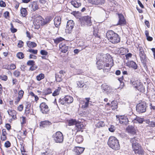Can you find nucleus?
I'll return each instance as SVG.
<instances>
[{
	"mask_svg": "<svg viewBox=\"0 0 155 155\" xmlns=\"http://www.w3.org/2000/svg\"><path fill=\"white\" fill-rule=\"evenodd\" d=\"M11 146V143L8 141H6L5 143V146L7 148Z\"/></svg>",
	"mask_w": 155,
	"mask_h": 155,
	"instance_id": "4d7b16f0",
	"label": "nucleus"
},
{
	"mask_svg": "<svg viewBox=\"0 0 155 155\" xmlns=\"http://www.w3.org/2000/svg\"><path fill=\"white\" fill-rule=\"evenodd\" d=\"M23 42L21 41H19L18 44V46L19 48H21L23 46Z\"/></svg>",
	"mask_w": 155,
	"mask_h": 155,
	"instance_id": "bf43d9fd",
	"label": "nucleus"
},
{
	"mask_svg": "<svg viewBox=\"0 0 155 155\" xmlns=\"http://www.w3.org/2000/svg\"><path fill=\"white\" fill-rule=\"evenodd\" d=\"M41 54L42 55H47L48 54V52L44 50H41L40 51Z\"/></svg>",
	"mask_w": 155,
	"mask_h": 155,
	"instance_id": "052dcab7",
	"label": "nucleus"
},
{
	"mask_svg": "<svg viewBox=\"0 0 155 155\" xmlns=\"http://www.w3.org/2000/svg\"><path fill=\"white\" fill-rule=\"evenodd\" d=\"M59 102L60 104L62 105H63L64 103H66L65 101H64V98L62 99H59Z\"/></svg>",
	"mask_w": 155,
	"mask_h": 155,
	"instance_id": "680f3d73",
	"label": "nucleus"
},
{
	"mask_svg": "<svg viewBox=\"0 0 155 155\" xmlns=\"http://www.w3.org/2000/svg\"><path fill=\"white\" fill-rule=\"evenodd\" d=\"M52 20V17L51 16L47 17L45 19H43L42 20V25L43 26L48 23Z\"/></svg>",
	"mask_w": 155,
	"mask_h": 155,
	"instance_id": "412c9836",
	"label": "nucleus"
},
{
	"mask_svg": "<svg viewBox=\"0 0 155 155\" xmlns=\"http://www.w3.org/2000/svg\"><path fill=\"white\" fill-rule=\"evenodd\" d=\"M13 74L16 77H18L20 75V72L18 70H15Z\"/></svg>",
	"mask_w": 155,
	"mask_h": 155,
	"instance_id": "de8ad7c7",
	"label": "nucleus"
},
{
	"mask_svg": "<svg viewBox=\"0 0 155 155\" xmlns=\"http://www.w3.org/2000/svg\"><path fill=\"white\" fill-rule=\"evenodd\" d=\"M30 106L31 105L29 104H28V105H27L25 110V113L26 114H29L30 113Z\"/></svg>",
	"mask_w": 155,
	"mask_h": 155,
	"instance_id": "c03bdc74",
	"label": "nucleus"
},
{
	"mask_svg": "<svg viewBox=\"0 0 155 155\" xmlns=\"http://www.w3.org/2000/svg\"><path fill=\"white\" fill-rule=\"evenodd\" d=\"M149 126L152 127H154L155 126V121L150 122V124Z\"/></svg>",
	"mask_w": 155,
	"mask_h": 155,
	"instance_id": "774afa93",
	"label": "nucleus"
},
{
	"mask_svg": "<svg viewBox=\"0 0 155 155\" xmlns=\"http://www.w3.org/2000/svg\"><path fill=\"white\" fill-rule=\"evenodd\" d=\"M88 1L91 4L98 6H103L105 2V0H88Z\"/></svg>",
	"mask_w": 155,
	"mask_h": 155,
	"instance_id": "1a4fd4ad",
	"label": "nucleus"
},
{
	"mask_svg": "<svg viewBox=\"0 0 155 155\" xmlns=\"http://www.w3.org/2000/svg\"><path fill=\"white\" fill-rule=\"evenodd\" d=\"M77 84L78 86L80 88L83 87H86V85L84 84V83L82 81L77 82Z\"/></svg>",
	"mask_w": 155,
	"mask_h": 155,
	"instance_id": "ea45409f",
	"label": "nucleus"
},
{
	"mask_svg": "<svg viewBox=\"0 0 155 155\" xmlns=\"http://www.w3.org/2000/svg\"><path fill=\"white\" fill-rule=\"evenodd\" d=\"M85 99L87 101L82 106V107L83 108H86L88 106L90 98V97H87L85 98Z\"/></svg>",
	"mask_w": 155,
	"mask_h": 155,
	"instance_id": "79ce46f5",
	"label": "nucleus"
},
{
	"mask_svg": "<svg viewBox=\"0 0 155 155\" xmlns=\"http://www.w3.org/2000/svg\"><path fill=\"white\" fill-rule=\"evenodd\" d=\"M31 5V8L33 11H35L38 9V6L36 2H34Z\"/></svg>",
	"mask_w": 155,
	"mask_h": 155,
	"instance_id": "72a5a7b5",
	"label": "nucleus"
},
{
	"mask_svg": "<svg viewBox=\"0 0 155 155\" xmlns=\"http://www.w3.org/2000/svg\"><path fill=\"white\" fill-rule=\"evenodd\" d=\"M50 123L48 121H41L40 123V126L45 127L50 124Z\"/></svg>",
	"mask_w": 155,
	"mask_h": 155,
	"instance_id": "2f4dec72",
	"label": "nucleus"
},
{
	"mask_svg": "<svg viewBox=\"0 0 155 155\" xmlns=\"http://www.w3.org/2000/svg\"><path fill=\"white\" fill-rule=\"evenodd\" d=\"M71 4L74 6V7L78 8L81 5L80 3H79L76 1H72L71 2Z\"/></svg>",
	"mask_w": 155,
	"mask_h": 155,
	"instance_id": "7c9ffc66",
	"label": "nucleus"
},
{
	"mask_svg": "<svg viewBox=\"0 0 155 155\" xmlns=\"http://www.w3.org/2000/svg\"><path fill=\"white\" fill-rule=\"evenodd\" d=\"M54 140L57 143H62L63 141V137L62 134L60 131L56 132L53 136Z\"/></svg>",
	"mask_w": 155,
	"mask_h": 155,
	"instance_id": "20e7f679",
	"label": "nucleus"
},
{
	"mask_svg": "<svg viewBox=\"0 0 155 155\" xmlns=\"http://www.w3.org/2000/svg\"><path fill=\"white\" fill-rule=\"evenodd\" d=\"M146 103L141 102L137 104L136 106V110L139 113H143L146 111Z\"/></svg>",
	"mask_w": 155,
	"mask_h": 155,
	"instance_id": "423d86ee",
	"label": "nucleus"
},
{
	"mask_svg": "<svg viewBox=\"0 0 155 155\" xmlns=\"http://www.w3.org/2000/svg\"><path fill=\"white\" fill-rule=\"evenodd\" d=\"M54 23L55 27L58 28L61 23V18L60 17H56L54 19Z\"/></svg>",
	"mask_w": 155,
	"mask_h": 155,
	"instance_id": "f3484780",
	"label": "nucleus"
},
{
	"mask_svg": "<svg viewBox=\"0 0 155 155\" xmlns=\"http://www.w3.org/2000/svg\"><path fill=\"white\" fill-rule=\"evenodd\" d=\"M118 17L119 18V20L118 23L116 25H121L125 24L126 23V21L124 16L122 14H119Z\"/></svg>",
	"mask_w": 155,
	"mask_h": 155,
	"instance_id": "2eb2a0df",
	"label": "nucleus"
},
{
	"mask_svg": "<svg viewBox=\"0 0 155 155\" xmlns=\"http://www.w3.org/2000/svg\"><path fill=\"white\" fill-rule=\"evenodd\" d=\"M53 40L54 43L56 44H58L61 41L64 40V39L62 37H60L57 38L55 39H54Z\"/></svg>",
	"mask_w": 155,
	"mask_h": 155,
	"instance_id": "4c0bfd02",
	"label": "nucleus"
},
{
	"mask_svg": "<svg viewBox=\"0 0 155 155\" xmlns=\"http://www.w3.org/2000/svg\"><path fill=\"white\" fill-rule=\"evenodd\" d=\"M132 148L135 154H138L139 155L144 154V151L140 144L133 145V146L132 147Z\"/></svg>",
	"mask_w": 155,
	"mask_h": 155,
	"instance_id": "39448f33",
	"label": "nucleus"
},
{
	"mask_svg": "<svg viewBox=\"0 0 155 155\" xmlns=\"http://www.w3.org/2000/svg\"><path fill=\"white\" fill-rule=\"evenodd\" d=\"M74 25L73 20H70L68 21L65 29V31L68 33H71Z\"/></svg>",
	"mask_w": 155,
	"mask_h": 155,
	"instance_id": "0eeeda50",
	"label": "nucleus"
},
{
	"mask_svg": "<svg viewBox=\"0 0 155 155\" xmlns=\"http://www.w3.org/2000/svg\"><path fill=\"white\" fill-rule=\"evenodd\" d=\"M65 73L64 71L61 70L59 73L55 74V78L56 81L58 82H60L62 81V77H64Z\"/></svg>",
	"mask_w": 155,
	"mask_h": 155,
	"instance_id": "f8f14e48",
	"label": "nucleus"
},
{
	"mask_svg": "<svg viewBox=\"0 0 155 155\" xmlns=\"http://www.w3.org/2000/svg\"><path fill=\"white\" fill-rule=\"evenodd\" d=\"M128 132L132 134H134L136 133V130L132 126H129L127 128Z\"/></svg>",
	"mask_w": 155,
	"mask_h": 155,
	"instance_id": "dca6fc26",
	"label": "nucleus"
},
{
	"mask_svg": "<svg viewBox=\"0 0 155 155\" xmlns=\"http://www.w3.org/2000/svg\"><path fill=\"white\" fill-rule=\"evenodd\" d=\"M84 20L85 22V23L88 26H91L92 23L91 21V18L88 16L85 17L84 18Z\"/></svg>",
	"mask_w": 155,
	"mask_h": 155,
	"instance_id": "cd10ccee",
	"label": "nucleus"
},
{
	"mask_svg": "<svg viewBox=\"0 0 155 155\" xmlns=\"http://www.w3.org/2000/svg\"><path fill=\"white\" fill-rule=\"evenodd\" d=\"M20 121L21 124H23L26 123L25 117H20Z\"/></svg>",
	"mask_w": 155,
	"mask_h": 155,
	"instance_id": "603ef678",
	"label": "nucleus"
},
{
	"mask_svg": "<svg viewBox=\"0 0 155 155\" xmlns=\"http://www.w3.org/2000/svg\"><path fill=\"white\" fill-rule=\"evenodd\" d=\"M139 55L141 59L142 60L145 59L146 58V55L143 48L139 47Z\"/></svg>",
	"mask_w": 155,
	"mask_h": 155,
	"instance_id": "aec40b11",
	"label": "nucleus"
},
{
	"mask_svg": "<svg viewBox=\"0 0 155 155\" xmlns=\"http://www.w3.org/2000/svg\"><path fill=\"white\" fill-rule=\"evenodd\" d=\"M84 148L83 147H77L75 150L77 155H80L82 153L84 150Z\"/></svg>",
	"mask_w": 155,
	"mask_h": 155,
	"instance_id": "5701e85b",
	"label": "nucleus"
},
{
	"mask_svg": "<svg viewBox=\"0 0 155 155\" xmlns=\"http://www.w3.org/2000/svg\"><path fill=\"white\" fill-rule=\"evenodd\" d=\"M28 51L30 53L34 54H37L38 52V51L37 50H34L32 49H29Z\"/></svg>",
	"mask_w": 155,
	"mask_h": 155,
	"instance_id": "09e8293b",
	"label": "nucleus"
},
{
	"mask_svg": "<svg viewBox=\"0 0 155 155\" xmlns=\"http://www.w3.org/2000/svg\"><path fill=\"white\" fill-rule=\"evenodd\" d=\"M97 58L98 61L96 63V64L97 67L99 70L103 68L105 63L108 62L109 61H111L112 60V59L110 58V56L109 54L102 53L98 54Z\"/></svg>",
	"mask_w": 155,
	"mask_h": 155,
	"instance_id": "f257e3e1",
	"label": "nucleus"
},
{
	"mask_svg": "<svg viewBox=\"0 0 155 155\" xmlns=\"http://www.w3.org/2000/svg\"><path fill=\"white\" fill-rule=\"evenodd\" d=\"M60 92V89H56L54 91L52 94V95L54 96L58 95L59 94Z\"/></svg>",
	"mask_w": 155,
	"mask_h": 155,
	"instance_id": "49530a36",
	"label": "nucleus"
},
{
	"mask_svg": "<svg viewBox=\"0 0 155 155\" xmlns=\"http://www.w3.org/2000/svg\"><path fill=\"white\" fill-rule=\"evenodd\" d=\"M45 78V75L42 73H41L36 77L37 80L38 81H40Z\"/></svg>",
	"mask_w": 155,
	"mask_h": 155,
	"instance_id": "37998d69",
	"label": "nucleus"
},
{
	"mask_svg": "<svg viewBox=\"0 0 155 155\" xmlns=\"http://www.w3.org/2000/svg\"><path fill=\"white\" fill-rule=\"evenodd\" d=\"M120 123L123 125H127L128 123V120L126 117L120 116L118 117Z\"/></svg>",
	"mask_w": 155,
	"mask_h": 155,
	"instance_id": "9b49d317",
	"label": "nucleus"
},
{
	"mask_svg": "<svg viewBox=\"0 0 155 155\" xmlns=\"http://www.w3.org/2000/svg\"><path fill=\"white\" fill-rule=\"evenodd\" d=\"M115 130V127L113 125H111L110 127L109 128V130L111 132H113Z\"/></svg>",
	"mask_w": 155,
	"mask_h": 155,
	"instance_id": "5fc2aeb1",
	"label": "nucleus"
},
{
	"mask_svg": "<svg viewBox=\"0 0 155 155\" xmlns=\"http://www.w3.org/2000/svg\"><path fill=\"white\" fill-rule=\"evenodd\" d=\"M27 44L29 48H33L36 47L37 44L34 42H31L30 41H28L27 42Z\"/></svg>",
	"mask_w": 155,
	"mask_h": 155,
	"instance_id": "bb28decb",
	"label": "nucleus"
},
{
	"mask_svg": "<svg viewBox=\"0 0 155 155\" xmlns=\"http://www.w3.org/2000/svg\"><path fill=\"white\" fill-rule=\"evenodd\" d=\"M59 47L61 49V51L63 53H65L67 51L68 49V46L65 45L63 46L62 44H60Z\"/></svg>",
	"mask_w": 155,
	"mask_h": 155,
	"instance_id": "393cba45",
	"label": "nucleus"
},
{
	"mask_svg": "<svg viewBox=\"0 0 155 155\" xmlns=\"http://www.w3.org/2000/svg\"><path fill=\"white\" fill-rule=\"evenodd\" d=\"M131 82L134 87L136 88H137V87H138L141 84V83H140V81L138 80L134 81L131 80Z\"/></svg>",
	"mask_w": 155,
	"mask_h": 155,
	"instance_id": "a878e982",
	"label": "nucleus"
},
{
	"mask_svg": "<svg viewBox=\"0 0 155 155\" xmlns=\"http://www.w3.org/2000/svg\"><path fill=\"white\" fill-rule=\"evenodd\" d=\"M143 121L144 120L143 118L139 117H136V118L133 120V122L134 123L138 122L140 124H142Z\"/></svg>",
	"mask_w": 155,
	"mask_h": 155,
	"instance_id": "c756f323",
	"label": "nucleus"
},
{
	"mask_svg": "<svg viewBox=\"0 0 155 155\" xmlns=\"http://www.w3.org/2000/svg\"><path fill=\"white\" fill-rule=\"evenodd\" d=\"M111 66H110V64L108 62L105 63L103 68L104 72H107L109 71L110 70Z\"/></svg>",
	"mask_w": 155,
	"mask_h": 155,
	"instance_id": "4be33fe9",
	"label": "nucleus"
},
{
	"mask_svg": "<svg viewBox=\"0 0 155 155\" xmlns=\"http://www.w3.org/2000/svg\"><path fill=\"white\" fill-rule=\"evenodd\" d=\"M23 105L22 104H21L18 106V109L19 111H21L23 110Z\"/></svg>",
	"mask_w": 155,
	"mask_h": 155,
	"instance_id": "69168bd1",
	"label": "nucleus"
},
{
	"mask_svg": "<svg viewBox=\"0 0 155 155\" xmlns=\"http://www.w3.org/2000/svg\"><path fill=\"white\" fill-rule=\"evenodd\" d=\"M64 99L66 103H71L73 101V98L72 97L68 95L65 96L64 98Z\"/></svg>",
	"mask_w": 155,
	"mask_h": 155,
	"instance_id": "6ab92c4d",
	"label": "nucleus"
},
{
	"mask_svg": "<svg viewBox=\"0 0 155 155\" xmlns=\"http://www.w3.org/2000/svg\"><path fill=\"white\" fill-rule=\"evenodd\" d=\"M0 6L1 7H5L6 6L5 3L2 1H0Z\"/></svg>",
	"mask_w": 155,
	"mask_h": 155,
	"instance_id": "338daca9",
	"label": "nucleus"
},
{
	"mask_svg": "<svg viewBox=\"0 0 155 155\" xmlns=\"http://www.w3.org/2000/svg\"><path fill=\"white\" fill-rule=\"evenodd\" d=\"M21 12L22 15L25 17L27 15V12L26 9L25 8H22L21 9Z\"/></svg>",
	"mask_w": 155,
	"mask_h": 155,
	"instance_id": "c9c22d12",
	"label": "nucleus"
},
{
	"mask_svg": "<svg viewBox=\"0 0 155 155\" xmlns=\"http://www.w3.org/2000/svg\"><path fill=\"white\" fill-rule=\"evenodd\" d=\"M1 79L2 80L6 81L7 80L8 78L6 76L3 75L1 76Z\"/></svg>",
	"mask_w": 155,
	"mask_h": 155,
	"instance_id": "0e129e2a",
	"label": "nucleus"
},
{
	"mask_svg": "<svg viewBox=\"0 0 155 155\" xmlns=\"http://www.w3.org/2000/svg\"><path fill=\"white\" fill-rule=\"evenodd\" d=\"M78 122L75 119H71L69 120L68 121V125L71 126L76 124Z\"/></svg>",
	"mask_w": 155,
	"mask_h": 155,
	"instance_id": "58836bf2",
	"label": "nucleus"
},
{
	"mask_svg": "<svg viewBox=\"0 0 155 155\" xmlns=\"http://www.w3.org/2000/svg\"><path fill=\"white\" fill-rule=\"evenodd\" d=\"M17 57L20 59H22L24 57V54L21 52H18L16 54Z\"/></svg>",
	"mask_w": 155,
	"mask_h": 155,
	"instance_id": "a18cd8bd",
	"label": "nucleus"
},
{
	"mask_svg": "<svg viewBox=\"0 0 155 155\" xmlns=\"http://www.w3.org/2000/svg\"><path fill=\"white\" fill-rule=\"evenodd\" d=\"M43 18L41 16H38L35 19L34 22L37 25L36 28L38 29L40 27V25H42Z\"/></svg>",
	"mask_w": 155,
	"mask_h": 155,
	"instance_id": "9d476101",
	"label": "nucleus"
},
{
	"mask_svg": "<svg viewBox=\"0 0 155 155\" xmlns=\"http://www.w3.org/2000/svg\"><path fill=\"white\" fill-rule=\"evenodd\" d=\"M101 88L104 91H107V92H109L108 91L110 88V87L108 86L106 84H104L101 86Z\"/></svg>",
	"mask_w": 155,
	"mask_h": 155,
	"instance_id": "c85d7f7f",
	"label": "nucleus"
},
{
	"mask_svg": "<svg viewBox=\"0 0 155 155\" xmlns=\"http://www.w3.org/2000/svg\"><path fill=\"white\" fill-rule=\"evenodd\" d=\"M77 131H80L84 128V126L81 122H77L75 125Z\"/></svg>",
	"mask_w": 155,
	"mask_h": 155,
	"instance_id": "b1692460",
	"label": "nucleus"
},
{
	"mask_svg": "<svg viewBox=\"0 0 155 155\" xmlns=\"http://www.w3.org/2000/svg\"><path fill=\"white\" fill-rule=\"evenodd\" d=\"M35 62L33 60H29L27 62V64L29 66H32L35 64Z\"/></svg>",
	"mask_w": 155,
	"mask_h": 155,
	"instance_id": "8fccbe9b",
	"label": "nucleus"
},
{
	"mask_svg": "<svg viewBox=\"0 0 155 155\" xmlns=\"http://www.w3.org/2000/svg\"><path fill=\"white\" fill-rule=\"evenodd\" d=\"M8 114L12 117V119L15 120L16 117V112L13 110L9 109L8 110Z\"/></svg>",
	"mask_w": 155,
	"mask_h": 155,
	"instance_id": "4468645a",
	"label": "nucleus"
},
{
	"mask_svg": "<svg viewBox=\"0 0 155 155\" xmlns=\"http://www.w3.org/2000/svg\"><path fill=\"white\" fill-rule=\"evenodd\" d=\"M40 111L43 114H47L49 111L48 107L46 103L42 102L41 104L40 105Z\"/></svg>",
	"mask_w": 155,
	"mask_h": 155,
	"instance_id": "6e6552de",
	"label": "nucleus"
},
{
	"mask_svg": "<svg viewBox=\"0 0 155 155\" xmlns=\"http://www.w3.org/2000/svg\"><path fill=\"white\" fill-rule=\"evenodd\" d=\"M106 36L108 40L113 44H117L120 41L119 35L112 30L108 31L106 33Z\"/></svg>",
	"mask_w": 155,
	"mask_h": 155,
	"instance_id": "f03ea898",
	"label": "nucleus"
},
{
	"mask_svg": "<svg viewBox=\"0 0 155 155\" xmlns=\"http://www.w3.org/2000/svg\"><path fill=\"white\" fill-rule=\"evenodd\" d=\"M83 139L81 135L77 136L76 137L75 140L78 143H81L83 141Z\"/></svg>",
	"mask_w": 155,
	"mask_h": 155,
	"instance_id": "473e14b6",
	"label": "nucleus"
},
{
	"mask_svg": "<svg viewBox=\"0 0 155 155\" xmlns=\"http://www.w3.org/2000/svg\"><path fill=\"white\" fill-rule=\"evenodd\" d=\"M138 140L139 139L137 137H134L133 138H130V142L131 143L132 145V147L133 146V145H136L139 144L138 143Z\"/></svg>",
	"mask_w": 155,
	"mask_h": 155,
	"instance_id": "a211bd4d",
	"label": "nucleus"
},
{
	"mask_svg": "<svg viewBox=\"0 0 155 155\" xmlns=\"http://www.w3.org/2000/svg\"><path fill=\"white\" fill-rule=\"evenodd\" d=\"M37 68V67L35 64L31 66L30 68V70L31 71H34Z\"/></svg>",
	"mask_w": 155,
	"mask_h": 155,
	"instance_id": "13d9d810",
	"label": "nucleus"
},
{
	"mask_svg": "<svg viewBox=\"0 0 155 155\" xmlns=\"http://www.w3.org/2000/svg\"><path fill=\"white\" fill-rule=\"evenodd\" d=\"M132 54L130 53H128L125 55L126 59V60L130 58L131 57Z\"/></svg>",
	"mask_w": 155,
	"mask_h": 155,
	"instance_id": "e2e57ef3",
	"label": "nucleus"
},
{
	"mask_svg": "<svg viewBox=\"0 0 155 155\" xmlns=\"http://www.w3.org/2000/svg\"><path fill=\"white\" fill-rule=\"evenodd\" d=\"M24 94V91L22 90H20L18 92V97L22 98Z\"/></svg>",
	"mask_w": 155,
	"mask_h": 155,
	"instance_id": "3c124183",
	"label": "nucleus"
},
{
	"mask_svg": "<svg viewBox=\"0 0 155 155\" xmlns=\"http://www.w3.org/2000/svg\"><path fill=\"white\" fill-rule=\"evenodd\" d=\"M111 105L112 110H114L117 107V102L115 101H112L111 103Z\"/></svg>",
	"mask_w": 155,
	"mask_h": 155,
	"instance_id": "f704fd0d",
	"label": "nucleus"
},
{
	"mask_svg": "<svg viewBox=\"0 0 155 155\" xmlns=\"http://www.w3.org/2000/svg\"><path fill=\"white\" fill-rule=\"evenodd\" d=\"M107 144L112 149L117 150L120 148V145L117 139L114 137H109Z\"/></svg>",
	"mask_w": 155,
	"mask_h": 155,
	"instance_id": "7ed1b4c3",
	"label": "nucleus"
},
{
	"mask_svg": "<svg viewBox=\"0 0 155 155\" xmlns=\"http://www.w3.org/2000/svg\"><path fill=\"white\" fill-rule=\"evenodd\" d=\"M126 65L129 68H132L135 70L137 69V64L133 61L127 62L126 63Z\"/></svg>",
	"mask_w": 155,
	"mask_h": 155,
	"instance_id": "ddd939ff",
	"label": "nucleus"
},
{
	"mask_svg": "<svg viewBox=\"0 0 155 155\" xmlns=\"http://www.w3.org/2000/svg\"><path fill=\"white\" fill-rule=\"evenodd\" d=\"M94 35L96 37H98L99 38H100V35H99L98 33V32L97 31V30H94Z\"/></svg>",
	"mask_w": 155,
	"mask_h": 155,
	"instance_id": "6e6d98bb",
	"label": "nucleus"
},
{
	"mask_svg": "<svg viewBox=\"0 0 155 155\" xmlns=\"http://www.w3.org/2000/svg\"><path fill=\"white\" fill-rule=\"evenodd\" d=\"M51 93L52 91L51 89L49 88L43 91V93L45 95H48Z\"/></svg>",
	"mask_w": 155,
	"mask_h": 155,
	"instance_id": "e433bc0d",
	"label": "nucleus"
},
{
	"mask_svg": "<svg viewBox=\"0 0 155 155\" xmlns=\"http://www.w3.org/2000/svg\"><path fill=\"white\" fill-rule=\"evenodd\" d=\"M11 32L13 33H15L16 32L17 30L16 29H15L14 28L13 24L12 23H11Z\"/></svg>",
	"mask_w": 155,
	"mask_h": 155,
	"instance_id": "864d4df0",
	"label": "nucleus"
},
{
	"mask_svg": "<svg viewBox=\"0 0 155 155\" xmlns=\"http://www.w3.org/2000/svg\"><path fill=\"white\" fill-rule=\"evenodd\" d=\"M137 89L141 92H143L144 91V88L142 83L140 84Z\"/></svg>",
	"mask_w": 155,
	"mask_h": 155,
	"instance_id": "a19ab883",
	"label": "nucleus"
}]
</instances>
